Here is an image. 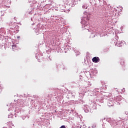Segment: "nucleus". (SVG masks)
<instances>
[{"label":"nucleus","instance_id":"nucleus-4","mask_svg":"<svg viewBox=\"0 0 128 128\" xmlns=\"http://www.w3.org/2000/svg\"><path fill=\"white\" fill-rule=\"evenodd\" d=\"M88 32H90V30L88 29Z\"/></svg>","mask_w":128,"mask_h":128},{"label":"nucleus","instance_id":"nucleus-2","mask_svg":"<svg viewBox=\"0 0 128 128\" xmlns=\"http://www.w3.org/2000/svg\"><path fill=\"white\" fill-rule=\"evenodd\" d=\"M12 48L14 50H16V45H12Z\"/></svg>","mask_w":128,"mask_h":128},{"label":"nucleus","instance_id":"nucleus-1","mask_svg":"<svg viewBox=\"0 0 128 128\" xmlns=\"http://www.w3.org/2000/svg\"><path fill=\"white\" fill-rule=\"evenodd\" d=\"M100 58L98 56L94 57L92 58V62H95L96 64L100 62Z\"/></svg>","mask_w":128,"mask_h":128},{"label":"nucleus","instance_id":"nucleus-3","mask_svg":"<svg viewBox=\"0 0 128 128\" xmlns=\"http://www.w3.org/2000/svg\"><path fill=\"white\" fill-rule=\"evenodd\" d=\"M60 128H66L64 125H63L60 127Z\"/></svg>","mask_w":128,"mask_h":128}]
</instances>
